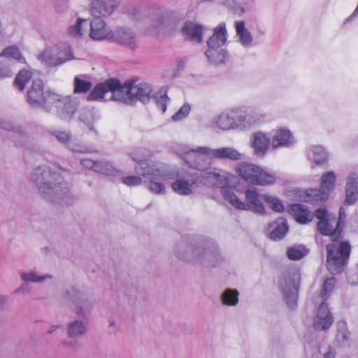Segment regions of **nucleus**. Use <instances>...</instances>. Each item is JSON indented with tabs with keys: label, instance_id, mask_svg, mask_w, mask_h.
<instances>
[{
	"label": "nucleus",
	"instance_id": "nucleus-13",
	"mask_svg": "<svg viewBox=\"0 0 358 358\" xmlns=\"http://www.w3.org/2000/svg\"><path fill=\"white\" fill-rule=\"evenodd\" d=\"M119 84L120 80L117 78H110L104 83H99L90 92L87 100L94 101L103 99L108 93H110L108 99L119 101L115 96L116 91H119Z\"/></svg>",
	"mask_w": 358,
	"mask_h": 358
},
{
	"label": "nucleus",
	"instance_id": "nucleus-48",
	"mask_svg": "<svg viewBox=\"0 0 358 358\" xmlns=\"http://www.w3.org/2000/svg\"><path fill=\"white\" fill-rule=\"evenodd\" d=\"M79 120L80 122H82L84 125L86 126V127L89 130H93V115L90 110H83L80 112L79 115Z\"/></svg>",
	"mask_w": 358,
	"mask_h": 358
},
{
	"label": "nucleus",
	"instance_id": "nucleus-59",
	"mask_svg": "<svg viewBox=\"0 0 358 358\" xmlns=\"http://www.w3.org/2000/svg\"><path fill=\"white\" fill-rule=\"evenodd\" d=\"M319 352L322 355L323 358H335L336 357V351L331 346H328L324 352H322V349L320 348Z\"/></svg>",
	"mask_w": 358,
	"mask_h": 358
},
{
	"label": "nucleus",
	"instance_id": "nucleus-63",
	"mask_svg": "<svg viewBox=\"0 0 358 358\" xmlns=\"http://www.w3.org/2000/svg\"><path fill=\"white\" fill-rule=\"evenodd\" d=\"M62 326L60 324L57 325H51L48 329L47 330V333L48 334H52L55 332L57 329H61Z\"/></svg>",
	"mask_w": 358,
	"mask_h": 358
},
{
	"label": "nucleus",
	"instance_id": "nucleus-16",
	"mask_svg": "<svg viewBox=\"0 0 358 358\" xmlns=\"http://www.w3.org/2000/svg\"><path fill=\"white\" fill-rule=\"evenodd\" d=\"M232 175L221 169H210L205 172V176L199 178V182L205 185H213L222 187V191L226 188H231L228 185L231 182Z\"/></svg>",
	"mask_w": 358,
	"mask_h": 358
},
{
	"label": "nucleus",
	"instance_id": "nucleus-17",
	"mask_svg": "<svg viewBox=\"0 0 358 358\" xmlns=\"http://www.w3.org/2000/svg\"><path fill=\"white\" fill-rule=\"evenodd\" d=\"M78 104L76 99L69 96L62 99L58 94V99L54 101L53 106L57 108V113L60 119L70 121L77 110Z\"/></svg>",
	"mask_w": 358,
	"mask_h": 358
},
{
	"label": "nucleus",
	"instance_id": "nucleus-31",
	"mask_svg": "<svg viewBox=\"0 0 358 358\" xmlns=\"http://www.w3.org/2000/svg\"><path fill=\"white\" fill-rule=\"evenodd\" d=\"M235 28L240 43L245 48L252 46L253 37L250 31L245 27V22L243 20L236 22Z\"/></svg>",
	"mask_w": 358,
	"mask_h": 358
},
{
	"label": "nucleus",
	"instance_id": "nucleus-22",
	"mask_svg": "<svg viewBox=\"0 0 358 358\" xmlns=\"http://www.w3.org/2000/svg\"><path fill=\"white\" fill-rule=\"evenodd\" d=\"M1 127L3 129L10 131V138L15 146L22 147L26 145L28 137L27 132L22 126L3 121L1 122Z\"/></svg>",
	"mask_w": 358,
	"mask_h": 358
},
{
	"label": "nucleus",
	"instance_id": "nucleus-26",
	"mask_svg": "<svg viewBox=\"0 0 358 358\" xmlns=\"http://www.w3.org/2000/svg\"><path fill=\"white\" fill-rule=\"evenodd\" d=\"M345 200L347 205L354 204L358 199V176L355 173H350L348 178L345 186Z\"/></svg>",
	"mask_w": 358,
	"mask_h": 358
},
{
	"label": "nucleus",
	"instance_id": "nucleus-8",
	"mask_svg": "<svg viewBox=\"0 0 358 358\" xmlns=\"http://www.w3.org/2000/svg\"><path fill=\"white\" fill-rule=\"evenodd\" d=\"M178 255L180 258L192 261L195 264H202L205 266H214L222 259L220 254L215 248H205L202 245L194 248L187 247L185 254L178 251Z\"/></svg>",
	"mask_w": 358,
	"mask_h": 358
},
{
	"label": "nucleus",
	"instance_id": "nucleus-44",
	"mask_svg": "<svg viewBox=\"0 0 358 358\" xmlns=\"http://www.w3.org/2000/svg\"><path fill=\"white\" fill-rule=\"evenodd\" d=\"M31 73L28 70H22L17 75L15 79V85L16 87L22 91L24 89V87L27 83L31 79Z\"/></svg>",
	"mask_w": 358,
	"mask_h": 358
},
{
	"label": "nucleus",
	"instance_id": "nucleus-64",
	"mask_svg": "<svg viewBox=\"0 0 358 358\" xmlns=\"http://www.w3.org/2000/svg\"><path fill=\"white\" fill-rule=\"evenodd\" d=\"M6 298L4 296H0V303H3L6 302Z\"/></svg>",
	"mask_w": 358,
	"mask_h": 358
},
{
	"label": "nucleus",
	"instance_id": "nucleus-21",
	"mask_svg": "<svg viewBox=\"0 0 358 358\" xmlns=\"http://www.w3.org/2000/svg\"><path fill=\"white\" fill-rule=\"evenodd\" d=\"M227 40V29L224 24H220L214 29L213 36L208 41L209 49L206 50V56L210 59L214 52L220 46L223 45Z\"/></svg>",
	"mask_w": 358,
	"mask_h": 358
},
{
	"label": "nucleus",
	"instance_id": "nucleus-20",
	"mask_svg": "<svg viewBox=\"0 0 358 358\" xmlns=\"http://www.w3.org/2000/svg\"><path fill=\"white\" fill-rule=\"evenodd\" d=\"M113 31L101 17H94L90 22V36L95 41L110 39Z\"/></svg>",
	"mask_w": 358,
	"mask_h": 358
},
{
	"label": "nucleus",
	"instance_id": "nucleus-37",
	"mask_svg": "<svg viewBox=\"0 0 358 358\" xmlns=\"http://www.w3.org/2000/svg\"><path fill=\"white\" fill-rule=\"evenodd\" d=\"M239 293L234 289H227L221 295V301L222 303L228 306H236L238 302Z\"/></svg>",
	"mask_w": 358,
	"mask_h": 358
},
{
	"label": "nucleus",
	"instance_id": "nucleus-12",
	"mask_svg": "<svg viewBox=\"0 0 358 358\" xmlns=\"http://www.w3.org/2000/svg\"><path fill=\"white\" fill-rule=\"evenodd\" d=\"M198 148L196 150L191 149L184 152L181 157L189 167L201 171L200 178H202L203 176H205V172L210 169L209 166L211 164V155L198 151Z\"/></svg>",
	"mask_w": 358,
	"mask_h": 358
},
{
	"label": "nucleus",
	"instance_id": "nucleus-29",
	"mask_svg": "<svg viewBox=\"0 0 358 358\" xmlns=\"http://www.w3.org/2000/svg\"><path fill=\"white\" fill-rule=\"evenodd\" d=\"M57 50L55 45L47 46L38 55V59L43 64L48 66L56 67L59 66L58 59L57 57ZM61 59V58H59Z\"/></svg>",
	"mask_w": 358,
	"mask_h": 358
},
{
	"label": "nucleus",
	"instance_id": "nucleus-23",
	"mask_svg": "<svg viewBox=\"0 0 358 358\" xmlns=\"http://www.w3.org/2000/svg\"><path fill=\"white\" fill-rule=\"evenodd\" d=\"M333 316L325 303L321 304L318 308L317 314L314 320L313 326L317 330H327L332 324Z\"/></svg>",
	"mask_w": 358,
	"mask_h": 358
},
{
	"label": "nucleus",
	"instance_id": "nucleus-34",
	"mask_svg": "<svg viewBox=\"0 0 358 358\" xmlns=\"http://www.w3.org/2000/svg\"><path fill=\"white\" fill-rule=\"evenodd\" d=\"M307 155L308 159L315 165H322L327 161V154L321 146H312Z\"/></svg>",
	"mask_w": 358,
	"mask_h": 358
},
{
	"label": "nucleus",
	"instance_id": "nucleus-6",
	"mask_svg": "<svg viewBox=\"0 0 358 358\" xmlns=\"http://www.w3.org/2000/svg\"><path fill=\"white\" fill-rule=\"evenodd\" d=\"M152 92V86L145 83H135L128 80L122 85L119 84V91H116L115 96L119 101L131 105L136 101L146 103L150 100Z\"/></svg>",
	"mask_w": 358,
	"mask_h": 358
},
{
	"label": "nucleus",
	"instance_id": "nucleus-3",
	"mask_svg": "<svg viewBox=\"0 0 358 358\" xmlns=\"http://www.w3.org/2000/svg\"><path fill=\"white\" fill-rule=\"evenodd\" d=\"M334 224H336L335 217H329L317 223V229L321 234L331 236L334 241L326 246L327 268L332 274L339 273L343 271L351 250L350 245L348 241H336V239L340 237L342 228L336 224L334 229Z\"/></svg>",
	"mask_w": 358,
	"mask_h": 358
},
{
	"label": "nucleus",
	"instance_id": "nucleus-43",
	"mask_svg": "<svg viewBox=\"0 0 358 358\" xmlns=\"http://www.w3.org/2000/svg\"><path fill=\"white\" fill-rule=\"evenodd\" d=\"M262 197L263 200L274 211L282 212L284 210V206L279 198L268 194H263Z\"/></svg>",
	"mask_w": 358,
	"mask_h": 358
},
{
	"label": "nucleus",
	"instance_id": "nucleus-42",
	"mask_svg": "<svg viewBox=\"0 0 358 358\" xmlns=\"http://www.w3.org/2000/svg\"><path fill=\"white\" fill-rule=\"evenodd\" d=\"M169 179H154L149 180L148 184V189L155 194H165V185L163 181L169 180Z\"/></svg>",
	"mask_w": 358,
	"mask_h": 358
},
{
	"label": "nucleus",
	"instance_id": "nucleus-52",
	"mask_svg": "<svg viewBox=\"0 0 358 358\" xmlns=\"http://www.w3.org/2000/svg\"><path fill=\"white\" fill-rule=\"evenodd\" d=\"M190 111V106L185 103L172 116L173 121L181 120L186 117Z\"/></svg>",
	"mask_w": 358,
	"mask_h": 358
},
{
	"label": "nucleus",
	"instance_id": "nucleus-38",
	"mask_svg": "<svg viewBox=\"0 0 358 358\" xmlns=\"http://www.w3.org/2000/svg\"><path fill=\"white\" fill-rule=\"evenodd\" d=\"M73 85L74 93H85L91 89L92 83L85 79V75H79L75 77Z\"/></svg>",
	"mask_w": 358,
	"mask_h": 358
},
{
	"label": "nucleus",
	"instance_id": "nucleus-57",
	"mask_svg": "<svg viewBox=\"0 0 358 358\" xmlns=\"http://www.w3.org/2000/svg\"><path fill=\"white\" fill-rule=\"evenodd\" d=\"M348 282L352 285H356L358 284V270L351 271L347 275Z\"/></svg>",
	"mask_w": 358,
	"mask_h": 358
},
{
	"label": "nucleus",
	"instance_id": "nucleus-60",
	"mask_svg": "<svg viewBox=\"0 0 358 358\" xmlns=\"http://www.w3.org/2000/svg\"><path fill=\"white\" fill-rule=\"evenodd\" d=\"M96 162L97 161H93L90 159H83L80 160V164L83 167L90 170H93L94 171Z\"/></svg>",
	"mask_w": 358,
	"mask_h": 358
},
{
	"label": "nucleus",
	"instance_id": "nucleus-36",
	"mask_svg": "<svg viewBox=\"0 0 358 358\" xmlns=\"http://www.w3.org/2000/svg\"><path fill=\"white\" fill-rule=\"evenodd\" d=\"M55 49L57 50V58H61V59H58V65L61 66L65 62L72 60L74 59L73 51L70 46L66 44H59L55 45Z\"/></svg>",
	"mask_w": 358,
	"mask_h": 358
},
{
	"label": "nucleus",
	"instance_id": "nucleus-7",
	"mask_svg": "<svg viewBox=\"0 0 358 358\" xmlns=\"http://www.w3.org/2000/svg\"><path fill=\"white\" fill-rule=\"evenodd\" d=\"M58 99V94L51 91H43V83L41 79L34 80L27 91V101L34 108H43L50 111L54 101Z\"/></svg>",
	"mask_w": 358,
	"mask_h": 358
},
{
	"label": "nucleus",
	"instance_id": "nucleus-15",
	"mask_svg": "<svg viewBox=\"0 0 358 358\" xmlns=\"http://www.w3.org/2000/svg\"><path fill=\"white\" fill-rule=\"evenodd\" d=\"M111 40L131 51L138 48V41L135 31L127 27L117 28L113 31Z\"/></svg>",
	"mask_w": 358,
	"mask_h": 358
},
{
	"label": "nucleus",
	"instance_id": "nucleus-11",
	"mask_svg": "<svg viewBox=\"0 0 358 358\" xmlns=\"http://www.w3.org/2000/svg\"><path fill=\"white\" fill-rule=\"evenodd\" d=\"M336 176L334 171L324 173L321 178L320 189H310L306 191L308 201L310 202L325 201L335 187Z\"/></svg>",
	"mask_w": 358,
	"mask_h": 358
},
{
	"label": "nucleus",
	"instance_id": "nucleus-24",
	"mask_svg": "<svg viewBox=\"0 0 358 358\" xmlns=\"http://www.w3.org/2000/svg\"><path fill=\"white\" fill-rule=\"evenodd\" d=\"M51 136H54L59 143L68 145V148L75 152H88L89 148L83 145H76L71 143V133L65 130H52L50 131Z\"/></svg>",
	"mask_w": 358,
	"mask_h": 358
},
{
	"label": "nucleus",
	"instance_id": "nucleus-19",
	"mask_svg": "<svg viewBox=\"0 0 358 358\" xmlns=\"http://www.w3.org/2000/svg\"><path fill=\"white\" fill-rule=\"evenodd\" d=\"M198 151L211 155V157L220 159L237 161L242 159L243 155L232 147L210 149L208 147H199Z\"/></svg>",
	"mask_w": 358,
	"mask_h": 358
},
{
	"label": "nucleus",
	"instance_id": "nucleus-33",
	"mask_svg": "<svg viewBox=\"0 0 358 358\" xmlns=\"http://www.w3.org/2000/svg\"><path fill=\"white\" fill-rule=\"evenodd\" d=\"M270 227H273V229L269 235L270 238L273 241L282 239L288 232V225L286 220L283 217L278 218Z\"/></svg>",
	"mask_w": 358,
	"mask_h": 358
},
{
	"label": "nucleus",
	"instance_id": "nucleus-55",
	"mask_svg": "<svg viewBox=\"0 0 358 358\" xmlns=\"http://www.w3.org/2000/svg\"><path fill=\"white\" fill-rule=\"evenodd\" d=\"M144 152L145 150L143 148H138L132 150L129 153V155L131 157V159L134 161L136 162L138 164L140 162V160H144Z\"/></svg>",
	"mask_w": 358,
	"mask_h": 358
},
{
	"label": "nucleus",
	"instance_id": "nucleus-54",
	"mask_svg": "<svg viewBox=\"0 0 358 358\" xmlns=\"http://www.w3.org/2000/svg\"><path fill=\"white\" fill-rule=\"evenodd\" d=\"M13 74L9 66L0 62V80L11 77Z\"/></svg>",
	"mask_w": 358,
	"mask_h": 358
},
{
	"label": "nucleus",
	"instance_id": "nucleus-5",
	"mask_svg": "<svg viewBox=\"0 0 358 358\" xmlns=\"http://www.w3.org/2000/svg\"><path fill=\"white\" fill-rule=\"evenodd\" d=\"M222 196L234 208L240 210H250L255 213L262 214L265 208L262 202L263 194L261 195L255 187L248 188L245 192V201H241L231 188L222 190Z\"/></svg>",
	"mask_w": 358,
	"mask_h": 358
},
{
	"label": "nucleus",
	"instance_id": "nucleus-4",
	"mask_svg": "<svg viewBox=\"0 0 358 358\" xmlns=\"http://www.w3.org/2000/svg\"><path fill=\"white\" fill-rule=\"evenodd\" d=\"M122 12L132 21L141 22L153 29L161 30L169 24L171 13L160 8L141 9L135 3L127 2Z\"/></svg>",
	"mask_w": 358,
	"mask_h": 358
},
{
	"label": "nucleus",
	"instance_id": "nucleus-56",
	"mask_svg": "<svg viewBox=\"0 0 358 358\" xmlns=\"http://www.w3.org/2000/svg\"><path fill=\"white\" fill-rule=\"evenodd\" d=\"M157 104L158 107L163 111L165 112L166 110V105L169 101V97L166 95V92H164L163 94H161L159 98L156 97Z\"/></svg>",
	"mask_w": 358,
	"mask_h": 358
},
{
	"label": "nucleus",
	"instance_id": "nucleus-32",
	"mask_svg": "<svg viewBox=\"0 0 358 358\" xmlns=\"http://www.w3.org/2000/svg\"><path fill=\"white\" fill-rule=\"evenodd\" d=\"M270 138L264 134L259 132L254 134L251 143L255 153L258 156H263L268 148Z\"/></svg>",
	"mask_w": 358,
	"mask_h": 358
},
{
	"label": "nucleus",
	"instance_id": "nucleus-49",
	"mask_svg": "<svg viewBox=\"0 0 358 358\" xmlns=\"http://www.w3.org/2000/svg\"><path fill=\"white\" fill-rule=\"evenodd\" d=\"M335 278L331 277L327 278L323 284V288L322 291V299H327V296L333 290L335 285Z\"/></svg>",
	"mask_w": 358,
	"mask_h": 358
},
{
	"label": "nucleus",
	"instance_id": "nucleus-28",
	"mask_svg": "<svg viewBox=\"0 0 358 358\" xmlns=\"http://www.w3.org/2000/svg\"><path fill=\"white\" fill-rule=\"evenodd\" d=\"M196 187V180L190 178H181L177 179L171 184L172 189L180 195H188L192 193L193 189Z\"/></svg>",
	"mask_w": 358,
	"mask_h": 358
},
{
	"label": "nucleus",
	"instance_id": "nucleus-50",
	"mask_svg": "<svg viewBox=\"0 0 358 358\" xmlns=\"http://www.w3.org/2000/svg\"><path fill=\"white\" fill-rule=\"evenodd\" d=\"M247 117L249 127L261 120L262 115L256 109L247 110Z\"/></svg>",
	"mask_w": 358,
	"mask_h": 358
},
{
	"label": "nucleus",
	"instance_id": "nucleus-27",
	"mask_svg": "<svg viewBox=\"0 0 358 358\" xmlns=\"http://www.w3.org/2000/svg\"><path fill=\"white\" fill-rule=\"evenodd\" d=\"M289 213L300 224H306L313 220L314 215L303 204L294 203L290 206Z\"/></svg>",
	"mask_w": 358,
	"mask_h": 358
},
{
	"label": "nucleus",
	"instance_id": "nucleus-35",
	"mask_svg": "<svg viewBox=\"0 0 358 358\" xmlns=\"http://www.w3.org/2000/svg\"><path fill=\"white\" fill-rule=\"evenodd\" d=\"M216 124L224 130L236 129L233 109L222 113L217 118Z\"/></svg>",
	"mask_w": 358,
	"mask_h": 358
},
{
	"label": "nucleus",
	"instance_id": "nucleus-9",
	"mask_svg": "<svg viewBox=\"0 0 358 358\" xmlns=\"http://www.w3.org/2000/svg\"><path fill=\"white\" fill-rule=\"evenodd\" d=\"M236 172L246 182L259 185L275 183L276 177L261 167L252 164L241 163L236 167Z\"/></svg>",
	"mask_w": 358,
	"mask_h": 358
},
{
	"label": "nucleus",
	"instance_id": "nucleus-30",
	"mask_svg": "<svg viewBox=\"0 0 358 358\" xmlns=\"http://www.w3.org/2000/svg\"><path fill=\"white\" fill-rule=\"evenodd\" d=\"M294 143V137L291 132L285 129H280L277 131L272 139V147L277 148L280 146L289 147Z\"/></svg>",
	"mask_w": 358,
	"mask_h": 358
},
{
	"label": "nucleus",
	"instance_id": "nucleus-46",
	"mask_svg": "<svg viewBox=\"0 0 358 358\" xmlns=\"http://www.w3.org/2000/svg\"><path fill=\"white\" fill-rule=\"evenodd\" d=\"M307 253L303 245L293 246L287 250V255L289 259L298 260L303 257Z\"/></svg>",
	"mask_w": 358,
	"mask_h": 358
},
{
	"label": "nucleus",
	"instance_id": "nucleus-41",
	"mask_svg": "<svg viewBox=\"0 0 358 358\" xmlns=\"http://www.w3.org/2000/svg\"><path fill=\"white\" fill-rule=\"evenodd\" d=\"M94 172L107 176H113L115 174L116 169L110 162L102 159L97 161Z\"/></svg>",
	"mask_w": 358,
	"mask_h": 358
},
{
	"label": "nucleus",
	"instance_id": "nucleus-25",
	"mask_svg": "<svg viewBox=\"0 0 358 358\" xmlns=\"http://www.w3.org/2000/svg\"><path fill=\"white\" fill-rule=\"evenodd\" d=\"M203 27L193 22H185L182 27L181 32L186 40L194 43L202 41Z\"/></svg>",
	"mask_w": 358,
	"mask_h": 358
},
{
	"label": "nucleus",
	"instance_id": "nucleus-40",
	"mask_svg": "<svg viewBox=\"0 0 358 358\" xmlns=\"http://www.w3.org/2000/svg\"><path fill=\"white\" fill-rule=\"evenodd\" d=\"M20 278L24 282H42L43 281L48 280V279H52V275L51 274H45L43 275H39L36 272H24L21 271L20 273Z\"/></svg>",
	"mask_w": 358,
	"mask_h": 358
},
{
	"label": "nucleus",
	"instance_id": "nucleus-1",
	"mask_svg": "<svg viewBox=\"0 0 358 358\" xmlns=\"http://www.w3.org/2000/svg\"><path fill=\"white\" fill-rule=\"evenodd\" d=\"M63 299L69 310L78 317L67 324V336L71 339L81 338L87 332V321L94 308V300L87 289L80 285L65 289Z\"/></svg>",
	"mask_w": 358,
	"mask_h": 358
},
{
	"label": "nucleus",
	"instance_id": "nucleus-47",
	"mask_svg": "<svg viewBox=\"0 0 358 358\" xmlns=\"http://www.w3.org/2000/svg\"><path fill=\"white\" fill-rule=\"evenodd\" d=\"M350 338V333L345 322L339 323L336 339L341 345H346Z\"/></svg>",
	"mask_w": 358,
	"mask_h": 358
},
{
	"label": "nucleus",
	"instance_id": "nucleus-45",
	"mask_svg": "<svg viewBox=\"0 0 358 358\" xmlns=\"http://www.w3.org/2000/svg\"><path fill=\"white\" fill-rule=\"evenodd\" d=\"M87 24V20L84 19L78 18L75 24L71 25L68 29V33L73 37H80L84 33L85 30L83 29V24Z\"/></svg>",
	"mask_w": 358,
	"mask_h": 358
},
{
	"label": "nucleus",
	"instance_id": "nucleus-10",
	"mask_svg": "<svg viewBox=\"0 0 358 358\" xmlns=\"http://www.w3.org/2000/svg\"><path fill=\"white\" fill-rule=\"evenodd\" d=\"M279 286L287 305L290 308L297 306L299 275L296 273L285 272L279 282Z\"/></svg>",
	"mask_w": 358,
	"mask_h": 358
},
{
	"label": "nucleus",
	"instance_id": "nucleus-18",
	"mask_svg": "<svg viewBox=\"0 0 358 358\" xmlns=\"http://www.w3.org/2000/svg\"><path fill=\"white\" fill-rule=\"evenodd\" d=\"M121 1L122 0H93L90 13L94 17H108L114 13Z\"/></svg>",
	"mask_w": 358,
	"mask_h": 358
},
{
	"label": "nucleus",
	"instance_id": "nucleus-2",
	"mask_svg": "<svg viewBox=\"0 0 358 358\" xmlns=\"http://www.w3.org/2000/svg\"><path fill=\"white\" fill-rule=\"evenodd\" d=\"M30 180L44 199L60 206L73 203V198L63 177L50 167L45 165L37 166L31 173Z\"/></svg>",
	"mask_w": 358,
	"mask_h": 358
},
{
	"label": "nucleus",
	"instance_id": "nucleus-53",
	"mask_svg": "<svg viewBox=\"0 0 358 358\" xmlns=\"http://www.w3.org/2000/svg\"><path fill=\"white\" fill-rule=\"evenodd\" d=\"M122 182L127 186H137L141 184L142 179L139 176H129L122 178Z\"/></svg>",
	"mask_w": 358,
	"mask_h": 358
},
{
	"label": "nucleus",
	"instance_id": "nucleus-14",
	"mask_svg": "<svg viewBox=\"0 0 358 358\" xmlns=\"http://www.w3.org/2000/svg\"><path fill=\"white\" fill-rule=\"evenodd\" d=\"M136 173L150 180L173 179V175L164 170H161L156 163L148 160H140L134 167Z\"/></svg>",
	"mask_w": 358,
	"mask_h": 358
},
{
	"label": "nucleus",
	"instance_id": "nucleus-61",
	"mask_svg": "<svg viewBox=\"0 0 358 358\" xmlns=\"http://www.w3.org/2000/svg\"><path fill=\"white\" fill-rule=\"evenodd\" d=\"M30 292V287L29 285L26 282H23L21 284V285L15 289L13 291L14 294H25Z\"/></svg>",
	"mask_w": 358,
	"mask_h": 358
},
{
	"label": "nucleus",
	"instance_id": "nucleus-39",
	"mask_svg": "<svg viewBox=\"0 0 358 358\" xmlns=\"http://www.w3.org/2000/svg\"><path fill=\"white\" fill-rule=\"evenodd\" d=\"M236 129H245L249 127L247 110L242 108L233 109Z\"/></svg>",
	"mask_w": 358,
	"mask_h": 358
},
{
	"label": "nucleus",
	"instance_id": "nucleus-58",
	"mask_svg": "<svg viewBox=\"0 0 358 358\" xmlns=\"http://www.w3.org/2000/svg\"><path fill=\"white\" fill-rule=\"evenodd\" d=\"M315 215L319 220V221H322L330 217L326 208L322 207L319 208L315 211Z\"/></svg>",
	"mask_w": 358,
	"mask_h": 358
},
{
	"label": "nucleus",
	"instance_id": "nucleus-51",
	"mask_svg": "<svg viewBox=\"0 0 358 358\" xmlns=\"http://www.w3.org/2000/svg\"><path fill=\"white\" fill-rule=\"evenodd\" d=\"M0 57H13L18 59L20 57L19 49L15 46H10L5 48L0 54Z\"/></svg>",
	"mask_w": 358,
	"mask_h": 358
},
{
	"label": "nucleus",
	"instance_id": "nucleus-62",
	"mask_svg": "<svg viewBox=\"0 0 358 358\" xmlns=\"http://www.w3.org/2000/svg\"><path fill=\"white\" fill-rule=\"evenodd\" d=\"M343 208H340V210H339V217H338V220H336V224H337L338 226H339L340 228H341V225H343L344 224V222H345V215L344 213H343Z\"/></svg>",
	"mask_w": 358,
	"mask_h": 358
}]
</instances>
